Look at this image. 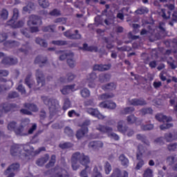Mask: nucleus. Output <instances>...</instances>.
Segmentation results:
<instances>
[{
  "label": "nucleus",
  "mask_w": 177,
  "mask_h": 177,
  "mask_svg": "<svg viewBox=\"0 0 177 177\" xmlns=\"http://www.w3.org/2000/svg\"><path fill=\"white\" fill-rule=\"evenodd\" d=\"M45 150L46 149L44 147H40L37 150L34 151L33 147H31L30 149L28 150L23 146L14 145L11 147L10 153L12 156H24V157L31 156V157H35V156H38L41 151H45Z\"/></svg>",
  "instance_id": "2"
},
{
  "label": "nucleus",
  "mask_w": 177,
  "mask_h": 177,
  "mask_svg": "<svg viewBox=\"0 0 177 177\" xmlns=\"http://www.w3.org/2000/svg\"><path fill=\"white\" fill-rule=\"evenodd\" d=\"M20 171V163L19 162H14L11 164L8 168L3 171V175L5 176H9L10 174H15V172H18Z\"/></svg>",
  "instance_id": "7"
},
{
  "label": "nucleus",
  "mask_w": 177,
  "mask_h": 177,
  "mask_svg": "<svg viewBox=\"0 0 177 177\" xmlns=\"http://www.w3.org/2000/svg\"><path fill=\"white\" fill-rule=\"evenodd\" d=\"M111 165L110 164V162H105V165H104V171L105 173L106 174V175H109V174H110V172H111Z\"/></svg>",
  "instance_id": "51"
},
{
  "label": "nucleus",
  "mask_w": 177,
  "mask_h": 177,
  "mask_svg": "<svg viewBox=\"0 0 177 177\" xmlns=\"http://www.w3.org/2000/svg\"><path fill=\"white\" fill-rule=\"evenodd\" d=\"M80 164L82 165H84L86 167H88V164L91 162V160L89 159V156H86L85 153H82V156L80 158Z\"/></svg>",
  "instance_id": "21"
},
{
  "label": "nucleus",
  "mask_w": 177,
  "mask_h": 177,
  "mask_svg": "<svg viewBox=\"0 0 177 177\" xmlns=\"http://www.w3.org/2000/svg\"><path fill=\"white\" fill-rule=\"evenodd\" d=\"M135 111V108L133 106H128L124 108L122 111V114H129L130 113H133Z\"/></svg>",
  "instance_id": "43"
},
{
  "label": "nucleus",
  "mask_w": 177,
  "mask_h": 177,
  "mask_svg": "<svg viewBox=\"0 0 177 177\" xmlns=\"http://www.w3.org/2000/svg\"><path fill=\"white\" fill-rule=\"evenodd\" d=\"M111 76L109 74H100L99 75V82L101 84H104V82H107L110 81Z\"/></svg>",
  "instance_id": "30"
},
{
  "label": "nucleus",
  "mask_w": 177,
  "mask_h": 177,
  "mask_svg": "<svg viewBox=\"0 0 177 177\" xmlns=\"http://www.w3.org/2000/svg\"><path fill=\"white\" fill-rule=\"evenodd\" d=\"M59 147L62 150L66 149H71V147H74V144L71 142H64L59 145Z\"/></svg>",
  "instance_id": "36"
},
{
  "label": "nucleus",
  "mask_w": 177,
  "mask_h": 177,
  "mask_svg": "<svg viewBox=\"0 0 177 177\" xmlns=\"http://www.w3.org/2000/svg\"><path fill=\"white\" fill-rule=\"evenodd\" d=\"M167 162H168L169 165H172L176 162V158H175V156H170L167 158Z\"/></svg>",
  "instance_id": "48"
},
{
  "label": "nucleus",
  "mask_w": 177,
  "mask_h": 177,
  "mask_svg": "<svg viewBox=\"0 0 177 177\" xmlns=\"http://www.w3.org/2000/svg\"><path fill=\"white\" fill-rule=\"evenodd\" d=\"M86 113H88V114H91V115H93L94 117L95 115H97V113L98 111L96 109H93V108H87L86 109Z\"/></svg>",
  "instance_id": "44"
},
{
  "label": "nucleus",
  "mask_w": 177,
  "mask_h": 177,
  "mask_svg": "<svg viewBox=\"0 0 177 177\" xmlns=\"http://www.w3.org/2000/svg\"><path fill=\"white\" fill-rule=\"evenodd\" d=\"M82 50H86L87 52H97L98 49L97 46H88V44L84 43L83 44Z\"/></svg>",
  "instance_id": "25"
},
{
  "label": "nucleus",
  "mask_w": 177,
  "mask_h": 177,
  "mask_svg": "<svg viewBox=\"0 0 177 177\" xmlns=\"http://www.w3.org/2000/svg\"><path fill=\"white\" fill-rule=\"evenodd\" d=\"M2 111H0V117L1 114H2V111H4V113H9L11 110H13V109H16V104H3L2 105Z\"/></svg>",
  "instance_id": "15"
},
{
  "label": "nucleus",
  "mask_w": 177,
  "mask_h": 177,
  "mask_svg": "<svg viewBox=\"0 0 177 177\" xmlns=\"http://www.w3.org/2000/svg\"><path fill=\"white\" fill-rule=\"evenodd\" d=\"M136 160L138 161L137 165L136 166V169L139 170L143 165H145V160H143L142 157L136 156Z\"/></svg>",
  "instance_id": "33"
},
{
  "label": "nucleus",
  "mask_w": 177,
  "mask_h": 177,
  "mask_svg": "<svg viewBox=\"0 0 177 177\" xmlns=\"http://www.w3.org/2000/svg\"><path fill=\"white\" fill-rule=\"evenodd\" d=\"M164 139H165L166 142L176 140V139H177V133L173 134L171 133H166L164 136Z\"/></svg>",
  "instance_id": "23"
},
{
  "label": "nucleus",
  "mask_w": 177,
  "mask_h": 177,
  "mask_svg": "<svg viewBox=\"0 0 177 177\" xmlns=\"http://www.w3.org/2000/svg\"><path fill=\"white\" fill-rule=\"evenodd\" d=\"M56 55H59V60H61V62H63V60H66L67 57H74V53L71 52H66V51H62L58 50L55 52Z\"/></svg>",
  "instance_id": "8"
},
{
  "label": "nucleus",
  "mask_w": 177,
  "mask_h": 177,
  "mask_svg": "<svg viewBox=\"0 0 177 177\" xmlns=\"http://www.w3.org/2000/svg\"><path fill=\"white\" fill-rule=\"evenodd\" d=\"M136 139L144 143V145H146L147 146H150V141L147 140V137L145 136V134H137Z\"/></svg>",
  "instance_id": "22"
},
{
  "label": "nucleus",
  "mask_w": 177,
  "mask_h": 177,
  "mask_svg": "<svg viewBox=\"0 0 177 177\" xmlns=\"http://www.w3.org/2000/svg\"><path fill=\"white\" fill-rule=\"evenodd\" d=\"M41 100L44 104L48 107L50 111H56L59 109V101L55 98H50L46 96H41Z\"/></svg>",
  "instance_id": "4"
},
{
  "label": "nucleus",
  "mask_w": 177,
  "mask_h": 177,
  "mask_svg": "<svg viewBox=\"0 0 177 177\" xmlns=\"http://www.w3.org/2000/svg\"><path fill=\"white\" fill-rule=\"evenodd\" d=\"M140 112L142 115H146V114H153V109L151 108H144L142 109Z\"/></svg>",
  "instance_id": "42"
},
{
  "label": "nucleus",
  "mask_w": 177,
  "mask_h": 177,
  "mask_svg": "<svg viewBox=\"0 0 177 177\" xmlns=\"http://www.w3.org/2000/svg\"><path fill=\"white\" fill-rule=\"evenodd\" d=\"M95 80H96V74L95 73L89 74L87 77V81H95Z\"/></svg>",
  "instance_id": "64"
},
{
  "label": "nucleus",
  "mask_w": 177,
  "mask_h": 177,
  "mask_svg": "<svg viewBox=\"0 0 177 177\" xmlns=\"http://www.w3.org/2000/svg\"><path fill=\"white\" fill-rule=\"evenodd\" d=\"M156 119L160 122H171L172 118H168L167 115H164L161 113L156 115Z\"/></svg>",
  "instance_id": "19"
},
{
  "label": "nucleus",
  "mask_w": 177,
  "mask_h": 177,
  "mask_svg": "<svg viewBox=\"0 0 177 177\" xmlns=\"http://www.w3.org/2000/svg\"><path fill=\"white\" fill-rule=\"evenodd\" d=\"M82 36L80 34V31L78 30H75L74 33H72V39H81Z\"/></svg>",
  "instance_id": "50"
},
{
  "label": "nucleus",
  "mask_w": 177,
  "mask_h": 177,
  "mask_svg": "<svg viewBox=\"0 0 177 177\" xmlns=\"http://www.w3.org/2000/svg\"><path fill=\"white\" fill-rule=\"evenodd\" d=\"M49 15L50 16H55L57 17V16H60L61 13H60V10L57 9H54L49 12Z\"/></svg>",
  "instance_id": "60"
},
{
  "label": "nucleus",
  "mask_w": 177,
  "mask_h": 177,
  "mask_svg": "<svg viewBox=\"0 0 177 177\" xmlns=\"http://www.w3.org/2000/svg\"><path fill=\"white\" fill-rule=\"evenodd\" d=\"M177 22V12H174L172 14L171 21L169 22V26L174 27V24Z\"/></svg>",
  "instance_id": "47"
},
{
  "label": "nucleus",
  "mask_w": 177,
  "mask_h": 177,
  "mask_svg": "<svg viewBox=\"0 0 177 177\" xmlns=\"http://www.w3.org/2000/svg\"><path fill=\"white\" fill-rule=\"evenodd\" d=\"M55 163H56V155H52L50 160L47 165H46V168L47 169L52 168V167L55 166Z\"/></svg>",
  "instance_id": "35"
},
{
  "label": "nucleus",
  "mask_w": 177,
  "mask_h": 177,
  "mask_svg": "<svg viewBox=\"0 0 177 177\" xmlns=\"http://www.w3.org/2000/svg\"><path fill=\"white\" fill-rule=\"evenodd\" d=\"M0 16L3 20H6L8 16H9V12H8V10L6 9H3L0 13Z\"/></svg>",
  "instance_id": "46"
},
{
  "label": "nucleus",
  "mask_w": 177,
  "mask_h": 177,
  "mask_svg": "<svg viewBox=\"0 0 177 177\" xmlns=\"http://www.w3.org/2000/svg\"><path fill=\"white\" fill-rule=\"evenodd\" d=\"M111 65L95 64L93 66L94 71H107L110 70Z\"/></svg>",
  "instance_id": "18"
},
{
  "label": "nucleus",
  "mask_w": 177,
  "mask_h": 177,
  "mask_svg": "<svg viewBox=\"0 0 177 177\" xmlns=\"http://www.w3.org/2000/svg\"><path fill=\"white\" fill-rule=\"evenodd\" d=\"M21 34L26 37L27 38H30V29L28 28H24L21 30Z\"/></svg>",
  "instance_id": "61"
},
{
  "label": "nucleus",
  "mask_w": 177,
  "mask_h": 177,
  "mask_svg": "<svg viewBox=\"0 0 177 177\" xmlns=\"http://www.w3.org/2000/svg\"><path fill=\"white\" fill-rule=\"evenodd\" d=\"M84 106L88 107V106H95V102L93 99H89L84 102Z\"/></svg>",
  "instance_id": "62"
},
{
  "label": "nucleus",
  "mask_w": 177,
  "mask_h": 177,
  "mask_svg": "<svg viewBox=\"0 0 177 177\" xmlns=\"http://www.w3.org/2000/svg\"><path fill=\"white\" fill-rule=\"evenodd\" d=\"M24 107L30 110V111L37 112L38 111V106L34 104L25 103L24 104Z\"/></svg>",
  "instance_id": "29"
},
{
  "label": "nucleus",
  "mask_w": 177,
  "mask_h": 177,
  "mask_svg": "<svg viewBox=\"0 0 177 177\" xmlns=\"http://www.w3.org/2000/svg\"><path fill=\"white\" fill-rule=\"evenodd\" d=\"M80 95L84 99H86V97H89V96H91V91L88 88H84L80 91Z\"/></svg>",
  "instance_id": "38"
},
{
  "label": "nucleus",
  "mask_w": 177,
  "mask_h": 177,
  "mask_svg": "<svg viewBox=\"0 0 177 177\" xmlns=\"http://www.w3.org/2000/svg\"><path fill=\"white\" fill-rule=\"evenodd\" d=\"M35 5L34 4V3H28V5L25 7H24V10L25 12H28L30 10H31V9H35Z\"/></svg>",
  "instance_id": "54"
},
{
  "label": "nucleus",
  "mask_w": 177,
  "mask_h": 177,
  "mask_svg": "<svg viewBox=\"0 0 177 177\" xmlns=\"http://www.w3.org/2000/svg\"><path fill=\"white\" fill-rule=\"evenodd\" d=\"M47 62L48 57L46 56L38 55L35 59V64H39V67H44Z\"/></svg>",
  "instance_id": "10"
},
{
  "label": "nucleus",
  "mask_w": 177,
  "mask_h": 177,
  "mask_svg": "<svg viewBox=\"0 0 177 177\" xmlns=\"http://www.w3.org/2000/svg\"><path fill=\"white\" fill-rule=\"evenodd\" d=\"M119 160L120 161L122 165H123V167H128V165H129V160H128L127 158L125 157V155L124 154H121L119 156Z\"/></svg>",
  "instance_id": "31"
},
{
  "label": "nucleus",
  "mask_w": 177,
  "mask_h": 177,
  "mask_svg": "<svg viewBox=\"0 0 177 177\" xmlns=\"http://www.w3.org/2000/svg\"><path fill=\"white\" fill-rule=\"evenodd\" d=\"M131 106H146L147 102L143 98H134L129 101Z\"/></svg>",
  "instance_id": "11"
},
{
  "label": "nucleus",
  "mask_w": 177,
  "mask_h": 177,
  "mask_svg": "<svg viewBox=\"0 0 177 177\" xmlns=\"http://www.w3.org/2000/svg\"><path fill=\"white\" fill-rule=\"evenodd\" d=\"M117 88V85L113 82L108 83L102 86L103 91H114Z\"/></svg>",
  "instance_id": "26"
},
{
  "label": "nucleus",
  "mask_w": 177,
  "mask_h": 177,
  "mask_svg": "<svg viewBox=\"0 0 177 177\" xmlns=\"http://www.w3.org/2000/svg\"><path fill=\"white\" fill-rule=\"evenodd\" d=\"M127 121L129 125H132V124H135L138 121V118L135 115L131 114L127 117Z\"/></svg>",
  "instance_id": "34"
},
{
  "label": "nucleus",
  "mask_w": 177,
  "mask_h": 177,
  "mask_svg": "<svg viewBox=\"0 0 177 177\" xmlns=\"http://www.w3.org/2000/svg\"><path fill=\"white\" fill-rule=\"evenodd\" d=\"M93 177H103V176L102 175V173L99 171V169L96 166L93 169Z\"/></svg>",
  "instance_id": "56"
},
{
  "label": "nucleus",
  "mask_w": 177,
  "mask_h": 177,
  "mask_svg": "<svg viewBox=\"0 0 177 177\" xmlns=\"http://www.w3.org/2000/svg\"><path fill=\"white\" fill-rule=\"evenodd\" d=\"M55 28H56V26H48L43 28L42 30L44 32H55Z\"/></svg>",
  "instance_id": "41"
},
{
  "label": "nucleus",
  "mask_w": 177,
  "mask_h": 177,
  "mask_svg": "<svg viewBox=\"0 0 177 177\" xmlns=\"http://www.w3.org/2000/svg\"><path fill=\"white\" fill-rule=\"evenodd\" d=\"M82 156V153L75 152L72 154L71 158V167L73 171H77L80 168V165L78 164V161L80 162L81 160V157Z\"/></svg>",
  "instance_id": "6"
},
{
  "label": "nucleus",
  "mask_w": 177,
  "mask_h": 177,
  "mask_svg": "<svg viewBox=\"0 0 177 177\" xmlns=\"http://www.w3.org/2000/svg\"><path fill=\"white\" fill-rule=\"evenodd\" d=\"M39 5L44 8H48L49 6V1L48 0H39Z\"/></svg>",
  "instance_id": "58"
},
{
  "label": "nucleus",
  "mask_w": 177,
  "mask_h": 177,
  "mask_svg": "<svg viewBox=\"0 0 177 177\" xmlns=\"http://www.w3.org/2000/svg\"><path fill=\"white\" fill-rule=\"evenodd\" d=\"M35 42H36V44H37L40 46H42L43 48L48 47V43L46 42V41H45L39 37L36 38Z\"/></svg>",
  "instance_id": "37"
},
{
  "label": "nucleus",
  "mask_w": 177,
  "mask_h": 177,
  "mask_svg": "<svg viewBox=\"0 0 177 177\" xmlns=\"http://www.w3.org/2000/svg\"><path fill=\"white\" fill-rule=\"evenodd\" d=\"M64 133H66V135H67L68 136H74V131H73V129H71V128L68 127H65Z\"/></svg>",
  "instance_id": "55"
},
{
  "label": "nucleus",
  "mask_w": 177,
  "mask_h": 177,
  "mask_svg": "<svg viewBox=\"0 0 177 177\" xmlns=\"http://www.w3.org/2000/svg\"><path fill=\"white\" fill-rule=\"evenodd\" d=\"M154 128L153 124H143L141 126V129L142 131H151Z\"/></svg>",
  "instance_id": "53"
},
{
  "label": "nucleus",
  "mask_w": 177,
  "mask_h": 177,
  "mask_svg": "<svg viewBox=\"0 0 177 177\" xmlns=\"http://www.w3.org/2000/svg\"><path fill=\"white\" fill-rule=\"evenodd\" d=\"M2 63L6 66H12L17 63V59L6 57L2 60Z\"/></svg>",
  "instance_id": "20"
},
{
  "label": "nucleus",
  "mask_w": 177,
  "mask_h": 177,
  "mask_svg": "<svg viewBox=\"0 0 177 177\" xmlns=\"http://www.w3.org/2000/svg\"><path fill=\"white\" fill-rule=\"evenodd\" d=\"M136 15H145V13H149V9L146 7H141L135 11Z\"/></svg>",
  "instance_id": "39"
},
{
  "label": "nucleus",
  "mask_w": 177,
  "mask_h": 177,
  "mask_svg": "<svg viewBox=\"0 0 177 177\" xmlns=\"http://www.w3.org/2000/svg\"><path fill=\"white\" fill-rule=\"evenodd\" d=\"M177 143H172L167 145L169 151H175L176 150Z\"/></svg>",
  "instance_id": "59"
},
{
  "label": "nucleus",
  "mask_w": 177,
  "mask_h": 177,
  "mask_svg": "<svg viewBox=\"0 0 177 177\" xmlns=\"http://www.w3.org/2000/svg\"><path fill=\"white\" fill-rule=\"evenodd\" d=\"M88 127H82L80 129L77 130L75 134L77 139H82L86 133H88Z\"/></svg>",
  "instance_id": "14"
},
{
  "label": "nucleus",
  "mask_w": 177,
  "mask_h": 177,
  "mask_svg": "<svg viewBox=\"0 0 177 177\" xmlns=\"http://www.w3.org/2000/svg\"><path fill=\"white\" fill-rule=\"evenodd\" d=\"M97 131H99L101 133H106L109 138L114 139V140H120V136L117 133L113 132V128L109 126L98 124L96 127Z\"/></svg>",
  "instance_id": "3"
},
{
  "label": "nucleus",
  "mask_w": 177,
  "mask_h": 177,
  "mask_svg": "<svg viewBox=\"0 0 177 177\" xmlns=\"http://www.w3.org/2000/svg\"><path fill=\"white\" fill-rule=\"evenodd\" d=\"M118 50H120V52H130V50H132V48L128 46H124L122 47H118Z\"/></svg>",
  "instance_id": "57"
},
{
  "label": "nucleus",
  "mask_w": 177,
  "mask_h": 177,
  "mask_svg": "<svg viewBox=\"0 0 177 177\" xmlns=\"http://www.w3.org/2000/svg\"><path fill=\"white\" fill-rule=\"evenodd\" d=\"M52 172L54 173L53 177H71L70 174L67 171L59 166H56L55 168L46 171V175H51Z\"/></svg>",
  "instance_id": "5"
},
{
  "label": "nucleus",
  "mask_w": 177,
  "mask_h": 177,
  "mask_svg": "<svg viewBox=\"0 0 177 177\" xmlns=\"http://www.w3.org/2000/svg\"><path fill=\"white\" fill-rule=\"evenodd\" d=\"M53 45H57V46H64V45H68L67 41L64 40H54L52 41Z\"/></svg>",
  "instance_id": "40"
},
{
  "label": "nucleus",
  "mask_w": 177,
  "mask_h": 177,
  "mask_svg": "<svg viewBox=\"0 0 177 177\" xmlns=\"http://www.w3.org/2000/svg\"><path fill=\"white\" fill-rule=\"evenodd\" d=\"M8 131H15L17 135H20V133H21V129H20V127L17 128V123L15 121H12L8 124Z\"/></svg>",
  "instance_id": "12"
},
{
  "label": "nucleus",
  "mask_w": 177,
  "mask_h": 177,
  "mask_svg": "<svg viewBox=\"0 0 177 177\" xmlns=\"http://www.w3.org/2000/svg\"><path fill=\"white\" fill-rule=\"evenodd\" d=\"M39 21H41V19H39V17H38V16L31 15L30 17H29V20L28 21V26L29 27H31V26H37V24H38Z\"/></svg>",
  "instance_id": "13"
},
{
  "label": "nucleus",
  "mask_w": 177,
  "mask_h": 177,
  "mask_svg": "<svg viewBox=\"0 0 177 177\" xmlns=\"http://www.w3.org/2000/svg\"><path fill=\"white\" fill-rule=\"evenodd\" d=\"M103 142L100 140L91 141L88 143V147L92 150H100L103 148Z\"/></svg>",
  "instance_id": "9"
},
{
  "label": "nucleus",
  "mask_w": 177,
  "mask_h": 177,
  "mask_svg": "<svg viewBox=\"0 0 177 177\" xmlns=\"http://www.w3.org/2000/svg\"><path fill=\"white\" fill-rule=\"evenodd\" d=\"M143 177H153V170L150 168H147L144 171Z\"/></svg>",
  "instance_id": "52"
},
{
  "label": "nucleus",
  "mask_w": 177,
  "mask_h": 177,
  "mask_svg": "<svg viewBox=\"0 0 177 177\" xmlns=\"http://www.w3.org/2000/svg\"><path fill=\"white\" fill-rule=\"evenodd\" d=\"M128 130V127L124 126V120H120L118 123V131L122 133H125Z\"/></svg>",
  "instance_id": "27"
},
{
  "label": "nucleus",
  "mask_w": 177,
  "mask_h": 177,
  "mask_svg": "<svg viewBox=\"0 0 177 177\" xmlns=\"http://www.w3.org/2000/svg\"><path fill=\"white\" fill-rule=\"evenodd\" d=\"M64 102V110H67V109H70V107H71V102L70 101V99L65 98Z\"/></svg>",
  "instance_id": "45"
},
{
  "label": "nucleus",
  "mask_w": 177,
  "mask_h": 177,
  "mask_svg": "<svg viewBox=\"0 0 177 177\" xmlns=\"http://www.w3.org/2000/svg\"><path fill=\"white\" fill-rule=\"evenodd\" d=\"M74 86H75L74 84L65 86L63 89L61 90L62 95H68L71 91H74Z\"/></svg>",
  "instance_id": "28"
},
{
  "label": "nucleus",
  "mask_w": 177,
  "mask_h": 177,
  "mask_svg": "<svg viewBox=\"0 0 177 177\" xmlns=\"http://www.w3.org/2000/svg\"><path fill=\"white\" fill-rule=\"evenodd\" d=\"M66 63L70 68H74L75 67V60H74L73 58H68L66 60Z\"/></svg>",
  "instance_id": "49"
},
{
  "label": "nucleus",
  "mask_w": 177,
  "mask_h": 177,
  "mask_svg": "<svg viewBox=\"0 0 177 177\" xmlns=\"http://www.w3.org/2000/svg\"><path fill=\"white\" fill-rule=\"evenodd\" d=\"M88 168H89V166H86L85 169L80 172V175L81 177H88V173L86 171V169H88Z\"/></svg>",
  "instance_id": "63"
},
{
  "label": "nucleus",
  "mask_w": 177,
  "mask_h": 177,
  "mask_svg": "<svg viewBox=\"0 0 177 177\" xmlns=\"http://www.w3.org/2000/svg\"><path fill=\"white\" fill-rule=\"evenodd\" d=\"M112 97H114V94L105 93L98 96V100H107V99H111Z\"/></svg>",
  "instance_id": "32"
},
{
  "label": "nucleus",
  "mask_w": 177,
  "mask_h": 177,
  "mask_svg": "<svg viewBox=\"0 0 177 177\" xmlns=\"http://www.w3.org/2000/svg\"><path fill=\"white\" fill-rule=\"evenodd\" d=\"M48 161H49V154L46 153L43 157L37 159L36 160V164L38 165V167H42L46 164Z\"/></svg>",
  "instance_id": "16"
},
{
  "label": "nucleus",
  "mask_w": 177,
  "mask_h": 177,
  "mask_svg": "<svg viewBox=\"0 0 177 177\" xmlns=\"http://www.w3.org/2000/svg\"><path fill=\"white\" fill-rule=\"evenodd\" d=\"M110 177H121V170L120 169H115ZM122 177H128V171H124Z\"/></svg>",
  "instance_id": "24"
},
{
  "label": "nucleus",
  "mask_w": 177,
  "mask_h": 177,
  "mask_svg": "<svg viewBox=\"0 0 177 177\" xmlns=\"http://www.w3.org/2000/svg\"><path fill=\"white\" fill-rule=\"evenodd\" d=\"M35 80L36 82L31 80V75H27L25 78V84L30 88V89H34V91H41L42 88L46 86V80L45 78V73L41 69H37L35 71Z\"/></svg>",
  "instance_id": "1"
},
{
  "label": "nucleus",
  "mask_w": 177,
  "mask_h": 177,
  "mask_svg": "<svg viewBox=\"0 0 177 177\" xmlns=\"http://www.w3.org/2000/svg\"><path fill=\"white\" fill-rule=\"evenodd\" d=\"M146 153H147V148L145 147L143 145L139 144L137 147L136 157L143 158V154H146Z\"/></svg>",
  "instance_id": "17"
}]
</instances>
